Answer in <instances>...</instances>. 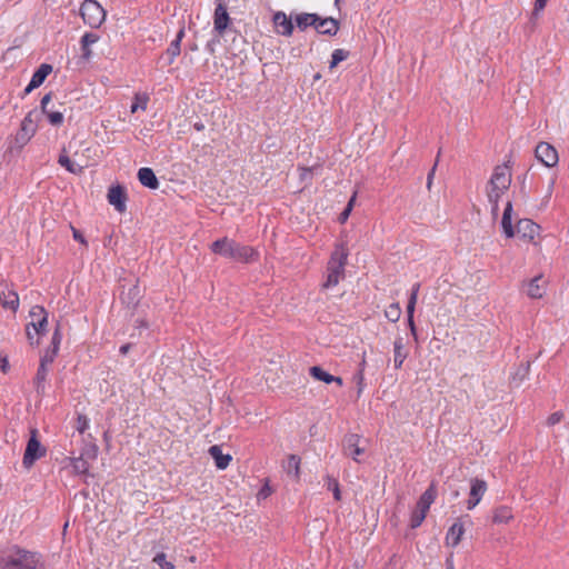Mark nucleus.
Segmentation results:
<instances>
[{
	"label": "nucleus",
	"mask_w": 569,
	"mask_h": 569,
	"mask_svg": "<svg viewBox=\"0 0 569 569\" xmlns=\"http://www.w3.org/2000/svg\"><path fill=\"white\" fill-rule=\"evenodd\" d=\"M511 168L507 163L493 168L492 174L486 186V194L491 206V214L499 213V202L511 184Z\"/></svg>",
	"instance_id": "1"
},
{
	"label": "nucleus",
	"mask_w": 569,
	"mask_h": 569,
	"mask_svg": "<svg viewBox=\"0 0 569 569\" xmlns=\"http://www.w3.org/2000/svg\"><path fill=\"white\" fill-rule=\"evenodd\" d=\"M210 250L214 254L240 263H250L257 261L259 258V253L254 248L241 244L228 237L213 241L210 244Z\"/></svg>",
	"instance_id": "2"
},
{
	"label": "nucleus",
	"mask_w": 569,
	"mask_h": 569,
	"mask_svg": "<svg viewBox=\"0 0 569 569\" xmlns=\"http://www.w3.org/2000/svg\"><path fill=\"white\" fill-rule=\"evenodd\" d=\"M0 569H46V563L39 552L12 546L1 556Z\"/></svg>",
	"instance_id": "3"
},
{
	"label": "nucleus",
	"mask_w": 569,
	"mask_h": 569,
	"mask_svg": "<svg viewBox=\"0 0 569 569\" xmlns=\"http://www.w3.org/2000/svg\"><path fill=\"white\" fill-rule=\"evenodd\" d=\"M349 251L343 243H338L331 252L327 263V277L322 287L330 289L336 287L345 278V268L348 261Z\"/></svg>",
	"instance_id": "4"
},
{
	"label": "nucleus",
	"mask_w": 569,
	"mask_h": 569,
	"mask_svg": "<svg viewBox=\"0 0 569 569\" xmlns=\"http://www.w3.org/2000/svg\"><path fill=\"white\" fill-rule=\"evenodd\" d=\"M30 322L27 325L26 332L31 345H39V336L47 332L48 312L42 306H33L29 311Z\"/></svg>",
	"instance_id": "5"
},
{
	"label": "nucleus",
	"mask_w": 569,
	"mask_h": 569,
	"mask_svg": "<svg viewBox=\"0 0 569 569\" xmlns=\"http://www.w3.org/2000/svg\"><path fill=\"white\" fill-rule=\"evenodd\" d=\"M437 496V489L433 483H431L426 491L420 496L416 510L412 511L410 517V527L416 529L421 526L423 520L426 519L427 512L430 509V506L433 503Z\"/></svg>",
	"instance_id": "6"
},
{
	"label": "nucleus",
	"mask_w": 569,
	"mask_h": 569,
	"mask_svg": "<svg viewBox=\"0 0 569 569\" xmlns=\"http://www.w3.org/2000/svg\"><path fill=\"white\" fill-rule=\"evenodd\" d=\"M98 447L93 443H88L81 449L79 457H70L67 460L73 469V472L78 476H89L90 461H93L98 457Z\"/></svg>",
	"instance_id": "7"
},
{
	"label": "nucleus",
	"mask_w": 569,
	"mask_h": 569,
	"mask_svg": "<svg viewBox=\"0 0 569 569\" xmlns=\"http://www.w3.org/2000/svg\"><path fill=\"white\" fill-rule=\"evenodd\" d=\"M80 14L83 22L91 28H99L106 19V11L97 0H83Z\"/></svg>",
	"instance_id": "8"
},
{
	"label": "nucleus",
	"mask_w": 569,
	"mask_h": 569,
	"mask_svg": "<svg viewBox=\"0 0 569 569\" xmlns=\"http://www.w3.org/2000/svg\"><path fill=\"white\" fill-rule=\"evenodd\" d=\"M47 453V449L41 445L38 439V430L32 428L30 430V438L28 440L23 458L22 465L24 468L29 469L33 466V463L44 457Z\"/></svg>",
	"instance_id": "9"
},
{
	"label": "nucleus",
	"mask_w": 569,
	"mask_h": 569,
	"mask_svg": "<svg viewBox=\"0 0 569 569\" xmlns=\"http://www.w3.org/2000/svg\"><path fill=\"white\" fill-rule=\"evenodd\" d=\"M34 114H36V111H30L27 113V116L21 121L20 129L16 136V142L20 147L26 146L37 131V123L33 118Z\"/></svg>",
	"instance_id": "10"
},
{
	"label": "nucleus",
	"mask_w": 569,
	"mask_h": 569,
	"mask_svg": "<svg viewBox=\"0 0 569 569\" xmlns=\"http://www.w3.org/2000/svg\"><path fill=\"white\" fill-rule=\"evenodd\" d=\"M535 156L538 161L548 168L555 167L559 161L556 148L545 141L537 144L535 149Z\"/></svg>",
	"instance_id": "11"
},
{
	"label": "nucleus",
	"mask_w": 569,
	"mask_h": 569,
	"mask_svg": "<svg viewBox=\"0 0 569 569\" xmlns=\"http://www.w3.org/2000/svg\"><path fill=\"white\" fill-rule=\"evenodd\" d=\"M107 199L119 213H123L127 210L128 196L126 189L120 184H112L108 189Z\"/></svg>",
	"instance_id": "12"
},
{
	"label": "nucleus",
	"mask_w": 569,
	"mask_h": 569,
	"mask_svg": "<svg viewBox=\"0 0 569 569\" xmlns=\"http://www.w3.org/2000/svg\"><path fill=\"white\" fill-rule=\"evenodd\" d=\"M0 303L4 309L16 312L19 308V296L7 281L0 282Z\"/></svg>",
	"instance_id": "13"
},
{
	"label": "nucleus",
	"mask_w": 569,
	"mask_h": 569,
	"mask_svg": "<svg viewBox=\"0 0 569 569\" xmlns=\"http://www.w3.org/2000/svg\"><path fill=\"white\" fill-rule=\"evenodd\" d=\"M78 150L73 152V160L67 154L66 149L59 156L58 163L66 168L67 171L73 174H80L82 170L88 166V161L78 160Z\"/></svg>",
	"instance_id": "14"
},
{
	"label": "nucleus",
	"mask_w": 569,
	"mask_h": 569,
	"mask_svg": "<svg viewBox=\"0 0 569 569\" xmlns=\"http://www.w3.org/2000/svg\"><path fill=\"white\" fill-rule=\"evenodd\" d=\"M360 436L349 433L343 439V453L351 457L356 462H360L359 456L363 455L365 449L359 446Z\"/></svg>",
	"instance_id": "15"
},
{
	"label": "nucleus",
	"mask_w": 569,
	"mask_h": 569,
	"mask_svg": "<svg viewBox=\"0 0 569 569\" xmlns=\"http://www.w3.org/2000/svg\"><path fill=\"white\" fill-rule=\"evenodd\" d=\"M487 491L486 481L475 478L470 483L469 499L467 501V509L472 510L481 501Z\"/></svg>",
	"instance_id": "16"
},
{
	"label": "nucleus",
	"mask_w": 569,
	"mask_h": 569,
	"mask_svg": "<svg viewBox=\"0 0 569 569\" xmlns=\"http://www.w3.org/2000/svg\"><path fill=\"white\" fill-rule=\"evenodd\" d=\"M515 231L520 238L532 241L539 234L540 226L531 219H520Z\"/></svg>",
	"instance_id": "17"
},
{
	"label": "nucleus",
	"mask_w": 569,
	"mask_h": 569,
	"mask_svg": "<svg viewBox=\"0 0 569 569\" xmlns=\"http://www.w3.org/2000/svg\"><path fill=\"white\" fill-rule=\"evenodd\" d=\"M230 23L231 18L227 11V6L216 7L213 12V31L222 37Z\"/></svg>",
	"instance_id": "18"
},
{
	"label": "nucleus",
	"mask_w": 569,
	"mask_h": 569,
	"mask_svg": "<svg viewBox=\"0 0 569 569\" xmlns=\"http://www.w3.org/2000/svg\"><path fill=\"white\" fill-rule=\"evenodd\" d=\"M52 72V66L49 63H42L33 72L29 84L24 89V93H30L33 89L40 87L46 78Z\"/></svg>",
	"instance_id": "19"
},
{
	"label": "nucleus",
	"mask_w": 569,
	"mask_h": 569,
	"mask_svg": "<svg viewBox=\"0 0 569 569\" xmlns=\"http://www.w3.org/2000/svg\"><path fill=\"white\" fill-rule=\"evenodd\" d=\"M273 24L279 34L290 37L293 32V23L284 12H276L273 14Z\"/></svg>",
	"instance_id": "20"
},
{
	"label": "nucleus",
	"mask_w": 569,
	"mask_h": 569,
	"mask_svg": "<svg viewBox=\"0 0 569 569\" xmlns=\"http://www.w3.org/2000/svg\"><path fill=\"white\" fill-rule=\"evenodd\" d=\"M52 100V93L49 92L44 94L41 99L40 107L41 111L47 116L48 121L52 126H61L63 123L64 117L60 111H50L48 110V103Z\"/></svg>",
	"instance_id": "21"
},
{
	"label": "nucleus",
	"mask_w": 569,
	"mask_h": 569,
	"mask_svg": "<svg viewBox=\"0 0 569 569\" xmlns=\"http://www.w3.org/2000/svg\"><path fill=\"white\" fill-rule=\"evenodd\" d=\"M526 293L531 299H540L546 293L542 274L536 276L526 283Z\"/></svg>",
	"instance_id": "22"
},
{
	"label": "nucleus",
	"mask_w": 569,
	"mask_h": 569,
	"mask_svg": "<svg viewBox=\"0 0 569 569\" xmlns=\"http://www.w3.org/2000/svg\"><path fill=\"white\" fill-rule=\"evenodd\" d=\"M512 202L507 201L501 219V228L507 238H512L516 234V229L512 226Z\"/></svg>",
	"instance_id": "23"
},
{
	"label": "nucleus",
	"mask_w": 569,
	"mask_h": 569,
	"mask_svg": "<svg viewBox=\"0 0 569 569\" xmlns=\"http://www.w3.org/2000/svg\"><path fill=\"white\" fill-rule=\"evenodd\" d=\"M465 533L463 523L458 520L456 521L446 533V543L452 548L457 547Z\"/></svg>",
	"instance_id": "24"
},
{
	"label": "nucleus",
	"mask_w": 569,
	"mask_h": 569,
	"mask_svg": "<svg viewBox=\"0 0 569 569\" xmlns=\"http://www.w3.org/2000/svg\"><path fill=\"white\" fill-rule=\"evenodd\" d=\"M320 34L336 36L339 31V21L335 18H320L315 28Z\"/></svg>",
	"instance_id": "25"
},
{
	"label": "nucleus",
	"mask_w": 569,
	"mask_h": 569,
	"mask_svg": "<svg viewBox=\"0 0 569 569\" xmlns=\"http://www.w3.org/2000/svg\"><path fill=\"white\" fill-rule=\"evenodd\" d=\"M139 182L149 189L156 190L159 187V180L151 168H140L138 170Z\"/></svg>",
	"instance_id": "26"
},
{
	"label": "nucleus",
	"mask_w": 569,
	"mask_h": 569,
	"mask_svg": "<svg viewBox=\"0 0 569 569\" xmlns=\"http://www.w3.org/2000/svg\"><path fill=\"white\" fill-rule=\"evenodd\" d=\"M209 455L214 460L216 467L220 470H224L232 460V457L229 453H223L221 447L218 445H213L209 448Z\"/></svg>",
	"instance_id": "27"
},
{
	"label": "nucleus",
	"mask_w": 569,
	"mask_h": 569,
	"mask_svg": "<svg viewBox=\"0 0 569 569\" xmlns=\"http://www.w3.org/2000/svg\"><path fill=\"white\" fill-rule=\"evenodd\" d=\"M408 357V351L405 347L403 338L397 337L393 341V366L395 369H400Z\"/></svg>",
	"instance_id": "28"
},
{
	"label": "nucleus",
	"mask_w": 569,
	"mask_h": 569,
	"mask_svg": "<svg viewBox=\"0 0 569 569\" xmlns=\"http://www.w3.org/2000/svg\"><path fill=\"white\" fill-rule=\"evenodd\" d=\"M310 375L319 380V381H322L327 385L329 383H332V382H336L338 386H342V379L340 377H337V376H333L329 372H327L326 370H323L321 367H318V366H313L310 368Z\"/></svg>",
	"instance_id": "29"
},
{
	"label": "nucleus",
	"mask_w": 569,
	"mask_h": 569,
	"mask_svg": "<svg viewBox=\"0 0 569 569\" xmlns=\"http://www.w3.org/2000/svg\"><path fill=\"white\" fill-rule=\"evenodd\" d=\"M99 40V36L93 32H86L80 40L82 58L89 60L91 58L92 51L90 47L94 44Z\"/></svg>",
	"instance_id": "30"
},
{
	"label": "nucleus",
	"mask_w": 569,
	"mask_h": 569,
	"mask_svg": "<svg viewBox=\"0 0 569 569\" xmlns=\"http://www.w3.org/2000/svg\"><path fill=\"white\" fill-rule=\"evenodd\" d=\"M512 519V509L508 506H499L493 510L492 521L495 523H508Z\"/></svg>",
	"instance_id": "31"
},
{
	"label": "nucleus",
	"mask_w": 569,
	"mask_h": 569,
	"mask_svg": "<svg viewBox=\"0 0 569 569\" xmlns=\"http://www.w3.org/2000/svg\"><path fill=\"white\" fill-rule=\"evenodd\" d=\"M320 20V17L316 13H300L297 14L295 21L300 30H306L308 27L316 28V22Z\"/></svg>",
	"instance_id": "32"
},
{
	"label": "nucleus",
	"mask_w": 569,
	"mask_h": 569,
	"mask_svg": "<svg viewBox=\"0 0 569 569\" xmlns=\"http://www.w3.org/2000/svg\"><path fill=\"white\" fill-rule=\"evenodd\" d=\"M49 372V366H44L39 363L36 377H34V387L38 393H44L46 390V380Z\"/></svg>",
	"instance_id": "33"
},
{
	"label": "nucleus",
	"mask_w": 569,
	"mask_h": 569,
	"mask_svg": "<svg viewBox=\"0 0 569 569\" xmlns=\"http://www.w3.org/2000/svg\"><path fill=\"white\" fill-rule=\"evenodd\" d=\"M149 96L147 93H136L133 97V102L130 107V111L136 113L138 110L144 111L148 107Z\"/></svg>",
	"instance_id": "34"
},
{
	"label": "nucleus",
	"mask_w": 569,
	"mask_h": 569,
	"mask_svg": "<svg viewBox=\"0 0 569 569\" xmlns=\"http://www.w3.org/2000/svg\"><path fill=\"white\" fill-rule=\"evenodd\" d=\"M401 313H402V311H401L400 305L398 302H392L385 310V317L390 322H397L400 319Z\"/></svg>",
	"instance_id": "35"
},
{
	"label": "nucleus",
	"mask_w": 569,
	"mask_h": 569,
	"mask_svg": "<svg viewBox=\"0 0 569 569\" xmlns=\"http://www.w3.org/2000/svg\"><path fill=\"white\" fill-rule=\"evenodd\" d=\"M529 369H530L529 362L521 365L518 368L517 372L512 377V382L515 383L516 387H519L522 383V381H525L527 379Z\"/></svg>",
	"instance_id": "36"
},
{
	"label": "nucleus",
	"mask_w": 569,
	"mask_h": 569,
	"mask_svg": "<svg viewBox=\"0 0 569 569\" xmlns=\"http://www.w3.org/2000/svg\"><path fill=\"white\" fill-rule=\"evenodd\" d=\"M349 56V52L346 51L345 49H336L333 50L332 54H331V61H330V66L329 68L330 69H333L335 67H337L340 62H342L343 60H346Z\"/></svg>",
	"instance_id": "37"
},
{
	"label": "nucleus",
	"mask_w": 569,
	"mask_h": 569,
	"mask_svg": "<svg viewBox=\"0 0 569 569\" xmlns=\"http://www.w3.org/2000/svg\"><path fill=\"white\" fill-rule=\"evenodd\" d=\"M58 352H59V350L48 347L44 350V353L40 358V363L50 367L52 365V362L54 361L56 357L58 356Z\"/></svg>",
	"instance_id": "38"
},
{
	"label": "nucleus",
	"mask_w": 569,
	"mask_h": 569,
	"mask_svg": "<svg viewBox=\"0 0 569 569\" xmlns=\"http://www.w3.org/2000/svg\"><path fill=\"white\" fill-rule=\"evenodd\" d=\"M180 52H181V44L178 43V41L172 40L167 49V56L169 57V61H168L169 64L173 63V61L180 54Z\"/></svg>",
	"instance_id": "39"
},
{
	"label": "nucleus",
	"mask_w": 569,
	"mask_h": 569,
	"mask_svg": "<svg viewBox=\"0 0 569 569\" xmlns=\"http://www.w3.org/2000/svg\"><path fill=\"white\" fill-rule=\"evenodd\" d=\"M326 480H327L328 490H331L333 493L335 500L339 501L341 499V491H340L338 480L336 478L329 477V476L327 477Z\"/></svg>",
	"instance_id": "40"
},
{
	"label": "nucleus",
	"mask_w": 569,
	"mask_h": 569,
	"mask_svg": "<svg viewBox=\"0 0 569 569\" xmlns=\"http://www.w3.org/2000/svg\"><path fill=\"white\" fill-rule=\"evenodd\" d=\"M153 562L157 563L161 569H174V565L171 561L167 560V556L164 552H158L153 557Z\"/></svg>",
	"instance_id": "41"
},
{
	"label": "nucleus",
	"mask_w": 569,
	"mask_h": 569,
	"mask_svg": "<svg viewBox=\"0 0 569 569\" xmlns=\"http://www.w3.org/2000/svg\"><path fill=\"white\" fill-rule=\"evenodd\" d=\"M61 341H62V332H61L60 323L58 322L53 330L52 337H51L50 347L56 350H59Z\"/></svg>",
	"instance_id": "42"
},
{
	"label": "nucleus",
	"mask_w": 569,
	"mask_h": 569,
	"mask_svg": "<svg viewBox=\"0 0 569 569\" xmlns=\"http://www.w3.org/2000/svg\"><path fill=\"white\" fill-rule=\"evenodd\" d=\"M288 469L289 471H293L296 478L299 477L300 473V458L296 455H291L288 459Z\"/></svg>",
	"instance_id": "43"
},
{
	"label": "nucleus",
	"mask_w": 569,
	"mask_h": 569,
	"mask_svg": "<svg viewBox=\"0 0 569 569\" xmlns=\"http://www.w3.org/2000/svg\"><path fill=\"white\" fill-rule=\"evenodd\" d=\"M272 493V489L269 485V480H266L264 485L260 488L257 493L258 500H264Z\"/></svg>",
	"instance_id": "44"
},
{
	"label": "nucleus",
	"mask_w": 569,
	"mask_h": 569,
	"mask_svg": "<svg viewBox=\"0 0 569 569\" xmlns=\"http://www.w3.org/2000/svg\"><path fill=\"white\" fill-rule=\"evenodd\" d=\"M298 170H299V172H300L299 177H300V180H301L302 182H306V181H310V180H311V178H312V170H313V168L299 167V168H298Z\"/></svg>",
	"instance_id": "45"
},
{
	"label": "nucleus",
	"mask_w": 569,
	"mask_h": 569,
	"mask_svg": "<svg viewBox=\"0 0 569 569\" xmlns=\"http://www.w3.org/2000/svg\"><path fill=\"white\" fill-rule=\"evenodd\" d=\"M89 428V420L86 416H79L77 419V430L83 433Z\"/></svg>",
	"instance_id": "46"
},
{
	"label": "nucleus",
	"mask_w": 569,
	"mask_h": 569,
	"mask_svg": "<svg viewBox=\"0 0 569 569\" xmlns=\"http://www.w3.org/2000/svg\"><path fill=\"white\" fill-rule=\"evenodd\" d=\"M563 418V413L560 412V411H557V412H553L552 415H550L547 419V425L549 427H552L557 423H559Z\"/></svg>",
	"instance_id": "47"
},
{
	"label": "nucleus",
	"mask_w": 569,
	"mask_h": 569,
	"mask_svg": "<svg viewBox=\"0 0 569 569\" xmlns=\"http://www.w3.org/2000/svg\"><path fill=\"white\" fill-rule=\"evenodd\" d=\"M70 228H71V231H72L73 239L76 241H79L81 244L87 246L88 242H87L86 238L83 237V234L77 228H74L73 226H70Z\"/></svg>",
	"instance_id": "48"
},
{
	"label": "nucleus",
	"mask_w": 569,
	"mask_h": 569,
	"mask_svg": "<svg viewBox=\"0 0 569 569\" xmlns=\"http://www.w3.org/2000/svg\"><path fill=\"white\" fill-rule=\"evenodd\" d=\"M419 289H420V283H415L412 286L408 302L415 303V305L417 303Z\"/></svg>",
	"instance_id": "49"
},
{
	"label": "nucleus",
	"mask_w": 569,
	"mask_h": 569,
	"mask_svg": "<svg viewBox=\"0 0 569 569\" xmlns=\"http://www.w3.org/2000/svg\"><path fill=\"white\" fill-rule=\"evenodd\" d=\"M407 322H408V327H409L412 338L416 341H418V333H417V328H416L413 318H407Z\"/></svg>",
	"instance_id": "50"
},
{
	"label": "nucleus",
	"mask_w": 569,
	"mask_h": 569,
	"mask_svg": "<svg viewBox=\"0 0 569 569\" xmlns=\"http://www.w3.org/2000/svg\"><path fill=\"white\" fill-rule=\"evenodd\" d=\"M436 167H437V162L435 163V166L431 168V170L429 171V173L427 176V189L428 190L431 189L433 177H435V172H436Z\"/></svg>",
	"instance_id": "51"
},
{
	"label": "nucleus",
	"mask_w": 569,
	"mask_h": 569,
	"mask_svg": "<svg viewBox=\"0 0 569 569\" xmlns=\"http://www.w3.org/2000/svg\"><path fill=\"white\" fill-rule=\"evenodd\" d=\"M547 1L548 0H536L533 12L537 14L542 11L547 4Z\"/></svg>",
	"instance_id": "52"
},
{
	"label": "nucleus",
	"mask_w": 569,
	"mask_h": 569,
	"mask_svg": "<svg viewBox=\"0 0 569 569\" xmlns=\"http://www.w3.org/2000/svg\"><path fill=\"white\" fill-rule=\"evenodd\" d=\"M350 212H351L350 206H347V207L345 208V210L340 213V216H339V221H340L341 223L346 222V221H347V219L349 218Z\"/></svg>",
	"instance_id": "53"
},
{
	"label": "nucleus",
	"mask_w": 569,
	"mask_h": 569,
	"mask_svg": "<svg viewBox=\"0 0 569 569\" xmlns=\"http://www.w3.org/2000/svg\"><path fill=\"white\" fill-rule=\"evenodd\" d=\"M184 33H186V30H184V26H182L179 31L177 32V36L174 38V41H178V43L181 44V41L182 39L184 38Z\"/></svg>",
	"instance_id": "54"
},
{
	"label": "nucleus",
	"mask_w": 569,
	"mask_h": 569,
	"mask_svg": "<svg viewBox=\"0 0 569 569\" xmlns=\"http://www.w3.org/2000/svg\"><path fill=\"white\" fill-rule=\"evenodd\" d=\"M416 305L408 302L407 305V318H413Z\"/></svg>",
	"instance_id": "55"
},
{
	"label": "nucleus",
	"mask_w": 569,
	"mask_h": 569,
	"mask_svg": "<svg viewBox=\"0 0 569 569\" xmlns=\"http://www.w3.org/2000/svg\"><path fill=\"white\" fill-rule=\"evenodd\" d=\"M130 348H131L130 343L122 345L119 349V352L124 356L129 352Z\"/></svg>",
	"instance_id": "56"
},
{
	"label": "nucleus",
	"mask_w": 569,
	"mask_h": 569,
	"mask_svg": "<svg viewBox=\"0 0 569 569\" xmlns=\"http://www.w3.org/2000/svg\"><path fill=\"white\" fill-rule=\"evenodd\" d=\"M206 49L210 52V53H213L214 52V42H208L207 46H206Z\"/></svg>",
	"instance_id": "57"
},
{
	"label": "nucleus",
	"mask_w": 569,
	"mask_h": 569,
	"mask_svg": "<svg viewBox=\"0 0 569 569\" xmlns=\"http://www.w3.org/2000/svg\"><path fill=\"white\" fill-rule=\"evenodd\" d=\"M7 367H8V361H7V359H6V358H3V359H2V365H1V369H2V371H3V372H6V371H7Z\"/></svg>",
	"instance_id": "58"
},
{
	"label": "nucleus",
	"mask_w": 569,
	"mask_h": 569,
	"mask_svg": "<svg viewBox=\"0 0 569 569\" xmlns=\"http://www.w3.org/2000/svg\"><path fill=\"white\" fill-rule=\"evenodd\" d=\"M214 3H216V7L227 6V1L226 0H214Z\"/></svg>",
	"instance_id": "59"
},
{
	"label": "nucleus",
	"mask_w": 569,
	"mask_h": 569,
	"mask_svg": "<svg viewBox=\"0 0 569 569\" xmlns=\"http://www.w3.org/2000/svg\"><path fill=\"white\" fill-rule=\"evenodd\" d=\"M355 200H356V193L351 197V199L349 200V202H348V204H347V206H350V209H351V210H352V207H353Z\"/></svg>",
	"instance_id": "60"
},
{
	"label": "nucleus",
	"mask_w": 569,
	"mask_h": 569,
	"mask_svg": "<svg viewBox=\"0 0 569 569\" xmlns=\"http://www.w3.org/2000/svg\"><path fill=\"white\" fill-rule=\"evenodd\" d=\"M553 181L550 182V186H549V189H548V193H547V198L549 199L550 196H551V192H552V188H553Z\"/></svg>",
	"instance_id": "61"
},
{
	"label": "nucleus",
	"mask_w": 569,
	"mask_h": 569,
	"mask_svg": "<svg viewBox=\"0 0 569 569\" xmlns=\"http://www.w3.org/2000/svg\"><path fill=\"white\" fill-rule=\"evenodd\" d=\"M358 379H359V385H361V383H362V381H363V375H362V371H360V372L358 373Z\"/></svg>",
	"instance_id": "62"
},
{
	"label": "nucleus",
	"mask_w": 569,
	"mask_h": 569,
	"mask_svg": "<svg viewBox=\"0 0 569 569\" xmlns=\"http://www.w3.org/2000/svg\"><path fill=\"white\" fill-rule=\"evenodd\" d=\"M139 327H144V328H147V327H148V325H147V322H144V321H140V322H139Z\"/></svg>",
	"instance_id": "63"
},
{
	"label": "nucleus",
	"mask_w": 569,
	"mask_h": 569,
	"mask_svg": "<svg viewBox=\"0 0 569 569\" xmlns=\"http://www.w3.org/2000/svg\"><path fill=\"white\" fill-rule=\"evenodd\" d=\"M447 569H453V563L452 562H447Z\"/></svg>",
	"instance_id": "64"
}]
</instances>
